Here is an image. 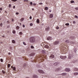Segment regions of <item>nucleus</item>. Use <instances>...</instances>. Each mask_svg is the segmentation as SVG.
<instances>
[{
	"instance_id": "1",
	"label": "nucleus",
	"mask_w": 78,
	"mask_h": 78,
	"mask_svg": "<svg viewBox=\"0 0 78 78\" xmlns=\"http://www.w3.org/2000/svg\"><path fill=\"white\" fill-rule=\"evenodd\" d=\"M30 41L31 43L34 42H35V38L33 37H31L30 38Z\"/></svg>"
},
{
	"instance_id": "2",
	"label": "nucleus",
	"mask_w": 78,
	"mask_h": 78,
	"mask_svg": "<svg viewBox=\"0 0 78 78\" xmlns=\"http://www.w3.org/2000/svg\"><path fill=\"white\" fill-rule=\"evenodd\" d=\"M38 71L39 73H42L43 74H44V72L41 69H39L38 70Z\"/></svg>"
},
{
	"instance_id": "3",
	"label": "nucleus",
	"mask_w": 78,
	"mask_h": 78,
	"mask_svg": "<svg viewBox=\"0 0 78 78\" xmlns=\"http://www.w3.org/2000/svg\"><path fill=\"white\" fill-rule=\"evenodd\" d=\"M59 43V41H55L54 43L53 44L54 45H57Z\"/></svg>"
},
{
	"instance_id": "4",
	"label": "nucleus",
	"mask_w": 78,
	"mask_h": 78,
	"mask_svg": "<svg viewBox=\"0 0 78 78\" xmlns=\"http://www.w3.org/2000/svg\"><path fill=\"white\" fill-rule=\"evenodd\" d=\"M65 70L66 72H69L70 71V69H69V68H66Z\"/></svg>"
},
{
	"instance_id": "5",
	"label": "nucleus",
	"mask_w": 78,
	"mask_h": 78,
	"mask_svg": "<svg viewBox=\"0 0 78 78\" xmlns=\"http://www.w3.org/2000/svg\"><path fill=\"white\" fill-rule=\"evenodd\" d=\"M55 55H51L50 56V58H51V59H53V58H55Z\"/></svg>"
},
{
	"instance_id": "6",
	"label": "nucleus",
	"mask_w": 78,
	"mask_h": 78,
	"mask_svg": "<svg viewBox=\"0 0 78 78\" xmlns=\"http://www.w3.org/2000/svg\"><path fill=\"white\" fill-rule=\"evenodd\" d=\"M60 58L61 59H66V56H60Z\"/></svg>"
},
{
	"instance_id": "7",
	"label": "nucleus",
	"mask_w": 78,
	"mask_h": 78,
	"mask_svg": "<svg viewBox=\"0 0 78 78\" xmlns=\"http://www.w3.org/2000/svg\"><path fill=\"white\" fill-rule=\"evenodd\" d=\"M61 70V69H60V68H57L55 70V72H58V71H59V70Z\"/></svg>"
},
{
	"instance_id": "8",
	"label": "nucleus",
	"mask_w": 78,
	"mask_h": 78,
	"mask_svg": "<svg viewBox=\"0 0 78 78\" xmlns=\"http://www.w3.org/2000/svg\"><path fill=\"white\" fill-rule=\"evenodd\" d=\"M67 75V73H62V76H66V75Z\"/></svg>"
},
{
	"instance_id": "9",
	"label": "nucleus",
	"mask_w": 78,
	"mask_h": 78,
	"mask_svg": "<svg viewBox=\"0 0 78 78\" xmlns=\"http://www.w3.org/2000/svg\"><path fill=\"white\" fill-rule=\"evenodd\" d=\"M49 30H50V27H46L45 28V31H48Z\"/></svg>"
},
{
	"instance_id": "10",
	"label": "nucleus",
	"mask_w": 78,
	"mask_h": 78,
	"mask_svg": "<svg viewBox=\"0 0 78 78\" xmlns=\"http://www.w3.org/2000/svg\"><path fill=\"white\" fill-rule=\"evenodd\" d=\"M72 57V54H69L68 56V59H71Z\"/></svg>"
},
{
	"instance_id": "11",
	"label": "nucleus",
	"mask_w": 78,
	"mask_h": 78,
	"mask_svg": "<svg viewBox=\"0 0 78 78\" xmlns=\"http://www.w3.org/2000/svg\"><path fill=\"white\" fill-rule=\"evenodd\" d=\"M58 62H55L54 64V66H58Z\"/></svg>"
},
{
	"instance_id": "12",
	"label": "nucleus",
	"mask_w": 78,
	"mask_h": 78,
	"mask_svg": "<svg viewBox=\"0 0 78 78\" xmlns=\"http://www.w3.org/2000/svg\"><path fill=\"white\" fill-rule=\"evenodd\" d=\"M35 55V54L34 53H32L30 54V56H34Z\"/></svg>"
},
{
	"instance_id": "13",
	"label": "nucleus",
	"mask_w": 78,
	"mask_h": 78,
	"mask_svg": "<svg viewBox=\"0 0 78 78\" xmlns=\"http://www.w3.org/2000/svg\"><path fill=\"white\" fill-rule=\"evenodd\" d=\"M65 42H66V43H70V41H69V40H66L65 41Z\"/></svg>"
},
{
	"instance_id": "14",
	"label": "nucleus",
	"mask_w": 78,
	"mask_h": 78,
	"mask_svg": "<svg viewBox=\"0 0 78 78\" xmlns=\"http://www.w3.org/2000/svg\"><path fill=\"white\" fill-rule=\"evenodd\" d=\"M51 37H49L47 38V39L48 40V41H49V40H51Z\"/></svg>"
},
{
	"instance_id": "15",
	"label": "nucleus",
	"mask_w": 78,
	"mask_h": 78,
	"mask_svg": "<svg viewBox=\"0 0 78 78\" xmlns=\"http://www.w3.org/2000/svg\"><path fill=\"white\" fill-rule=\"evenodd\" d=\"M53 17V14H50V15H49V17L50 18H52Z\"/></svg>"
},
{
	"instance_id": "16",
	"label": "nucleus",
	"mask_w": 78,
	"mask_h": 78,
	"mask_svg": "<svg viewBox=\"0 0 78 78\" xmlns=\"http://www.w3.org/2000/svg\"><path fill=\"white\" fill-rule=\"evenodd\" d=\"M33 78H37V75H34L33 76Z\"/></svg>"
},
{
	"instance_id": "17",
	"label": "nucleus",
	"mask_w": 78,
	"mask_h": 78,
	"mask_svg": "<svg viewBox=\"0 0 78 78\" xmlns=\"http://www.w3.org/2000/svg\"><path fill=\"white\" fill-rule=\"evenodd\" d=\"M74 75H78V73H74Z\"/></svg>"
},
{
	"instance_id": "18",
	"label": "nucleus",
	"mask_w": 78,
	"mask_h": 78,
	"mask_svg": "<svg viewBox=\"0 0 78 78\" xmlns=\"http://www.w3.org/2000/svg\"><path fill=\"white\" fill-rule=\"evenodd\" d=\"M37 22L38 23H39V19H37Z\"/></svg>"
},
{
	"instance_id": "19",
	"label": "nucleus",
	"mask_w": 78,
	"mask_h": 78,
	"mask_svg": "<svg viewBox=\"0 0 78 78\" xmlns=\"http://www.w3.org/2000/svg\"><path fill=\"white\" fill-rule=\"evenodd\" d=\"M45 48H48V47H49L48 45H45Z\"/></svg>"
},
{
	"instance_id": "20",
	"label": "nucleus",
	"mask_w": 78,
	"mask_h": 78,
	"mask_svg": "<svg viewBox=\"0 0 78 78\" xmlns=\"http://www.w3.org/2000/svg\"><path fill=\"white\" fill-rule=\"evenodd\" d=\"M74 70L75 71H78V68H75Z\"/></svg>"
},
{
	"instance_id": "21",
	"label": "nucleus",
	"mask_w": 78,
	"mask_h": 78,
	"mask_svg": "<svg viewBox=\"0 0 78 78\" xmlns=\"http://www.w3.org/2000/svg\"><path fill=\"white\" fill-rule=\"evenodd\" d=\"M21 22H22V21H23V20H24V18H22L21 19Z\"/></svg>"
},
{
	"instance_id": "22",
	"label": "nucleus",
	"mask_w": 78,
	"mask_h": 78,
	"mask_svg": "<svg viewBox=\"0 0 78 78\" xmlns=\"http://www.w3.org/2000/svg\"><path fill=\"white\" fill-rule=\"evenodd\" d=\"M71 3H75V2L73 1H71L70 2Z\"/></svg>"
},
{
	"instance_id": "23",
	"label": "nucleus",
	"mask_w": 78,
	"mask_h": 78,
	"mask_svg": "<svg viewBox=\"0 0 78 78\" xmlns=\"http://www.w3.org/2000/svg\"><path fill=\"white\" fill-rule=\"evenodd\" d=\"M65 25H66V26H69V23H67L65 24Z\"/></svg>"
},
{
	"instance_id": "24",
	"label": "nucleus",
	"mask_w": 78,
	"mask_h": 78,
	"mask_svg": "<svg viewBox=\"0 0 78 78\" xmlns=\"http://www.w3.org/2000/svg\"><path fill=\"white\" fill-rule=\"evenodd\" d=\"M10 66H11V65H10V64H8V67L9 68V67H10Z\"/></svg>"
},
{
	"instance_id": "25",
	"label": "nucleus",
	"mask_w": 78,
	"mask_h": 78,
	"mask_svg": "<svg viewBox=\"0 0 78 78\" xmlns=\"http://www.w3.org/2000/svg\"><path fill=\"white\" fill-rule=\"evenodd\" d=\"M12 43H13V44H14V43H15V41L14 40H12Z\"/></svg>"
},
{
	"instance_id": "26",
	"label": "nucleus",
	"mask_w": 78,
	"mask_h": 78,
	"mask_svg": "<svg viewBox=\"0 0 78 78\" xmlns=\"http://www.w3.org/2000/svg\"><path fill=\"white\" fill-rule=\"evenodd\" d=\"M12 33H13V34H15V33H16V31H15L14 30H13L12 31Z\"/></svg>"
},
{
	"instance_id": "27",
	"label": "nucleus",
	"mask_w": 78,
	"mask_h": 78,
	"mask_svg": "<svg viewBox=\"0 0 78 78\" xmlns=\"http://www.w3.org/2000/svg\"><path fill=\"white\" fill-rule=\"evenodd\" d=\"M0 61H1V62H3V59L2 58H1V59H0Z\"/></svg>"
},
{
	"instance_id": "28",
	"label": "nucleus",
	"mask_w": 78,
	"mask_h": 78,
	"mask_svg": "<svg viewBox=\"0 0 78 78\" xmlns=\"http://www.w3.org/2000/svg\"><path fill=\"white\" fill-rule=\"evenodd\" d=\"M31 48H34V47L33 45L31 46Z\"/></svg>"
},
{
	"instance_id": "29",
	"label": "nucleus",
	"mask_w": 78,
	"mask_h": 78,
	"mask_svg": "<svg viewBox=\"0 0 78 78\" xmlns=\"http://www.w3.org/2000/svg\"><path fill=\"white\" fill-rule=\"evenodd\" d=\"M24 2H28V0H24Z\"/></svg>"
},
{
	"instance_id": "30",
	"label": "nucleus",
	"mask_w": 78,
	"mask_h": 78,
	"mask_svg": "<svg viewBox=\"0 0 78 78\" xmlns=\"http://www.w3.org/2000/svg\"><path fill=\"white\" fill-rule=\"evenodd\" d=\"M13 70H16V67H14L13 68Z\"/></svg>"
},
{
	"instance_id": "31",
	"label": "nucleus",
	"mask_w": 78,
	"mask_h": 78,
	"mask_svg": "<svg viewBox=\"0 0 78 78\" xmlns=\"http://www.w3.org/2000/svg\"><path fill=\"white\" fill-rule=\"evenodd\" d=\"M45 10H48V7H45Z\"/></svg>"
},
{
	"instance_id": "32",
	"label": "nucleus",
	"mask_w": 78,
	"mask_h": 78,
	"mask_svg": "<svg viewBox=\"0 0 78 78\" xmlns=\"http://www.w3.org/2000/svg\"><path fill=\"white\" fill-rule=\"evenodd\" d=\"M42 52H43V53H45V51H44V50H42Z\"/></svg>"
},
{
	"instance_id": "33",
	"label": "nucleus",
	"mask_w": 78,
	"mask_h": 78,
	"mask_svg": "<svg viewBox=\"0 0 78 78\" xmlns=\"http://www.w3.org/2000/svg\"><path fill=\"white\" fill-rule=\"evenodd\" d=\"M2 72L4 74H5V72L3 70L2 71Z\"/></svg>"
},
{
	"instance_id": "34",
	"label": "nucleus",
	"mask_w": 78,
	"mask_h": 78,
	"mask_svg": "<svg viewBox=\"0 0 78 78\" xmlns=\"http://www.w3.org/2000/svg\"><path fill=\"white\" fill-rule=\"evenodd\" d=\"M16 28L17 30H19V27L18 26H17V27H16Z\"/></svg>"
},
{
	"instance_id": "35",
	"label": "nucleus",
	"mask_w": 78,
	"mask_h": 78,
	"mask_svg": "<svg viewBox=\"0 0 78 78\" xmlns=\"http://www.w3.org/2000/svg\"><path fill=\"white\" fill-rule=\"evenodd\" d=\"M19 34H20V35H22V32H20L19 33Z\"/></svg>"
},
{
	"instance_id": "36",
	"label": "nucleus",
	"mask_w": 78,
	"mask_h": 78,
	"mask_svg": "<svg viewBox=\"0 0 78 78\" xmlns=\"http://www.w3.org/2000/svg\"><path fill=\"white\" fill-rule=\"evenodd\" d=\"M12 1V2H16L17 1V0H11Z\"/></svg>"
},
{
	"instance_id": "37",
	"label": "nucleus",
	"mask_w": 78,
	"mask_h": 78,
	"mask_svg": "<svg viewBox=\"0 0 78 78\" xmlns=\"http://www.w3.org/2000/svg\"><path fill=\"white\" fill-rule=\"evenodd\" d=\"M30 5H33V2H30Z\"/></svg>"
},
{
	"instance_id": "38",
	"label": "nucleus",
	"mask_w": 78,
	"mask_h": 78,
	"mask_svg": "<svg viewBox=\"0 0 78 78\" xmlns=\"http://www.w3.org/2000/svg\"><path fill=\"white\" fill-rule=\"evenodd\" d=\"M59 27H56V29H57V30H58V29H59Z\"/></svg>"
},
{
	"instance_id": "39",
	"label": "nucleus",
	"mask_w": 78,
	"mask_h": 78,
	"mask_svg": "<svg viewBox=\"0 0 78 78\" xmlns=\"http://www.w3.org/2000/svg\"><path fill=\"white\" fill-rule=\"evenodd\" d=\"M11 4H9V8H11Z\"/></svg>"
},
{
	"instance_id": "40",
	"label": "nucleus",
	"mask_w": 78,
	"mask_h": 78,
	"mask_svg": "<svg viewBox=\"0 0 78 78\" xmlns=\"http://www.w3.org/2000/svg\"><path fill=\"white\" fill-rule=\"evenodd\" d=\"M23 44H24V45H26V43L24 42H23Z\"/></svg>"
},
{
	"instance_id": "41",
	"label": "nucleus",
	"mask_w": 78,
	"mask_h": 78,
	"mask_svg": "<svg viewBox=\"0 0 78 78\" xmlns=\"http://www.w3.org/2000/svg\"><path fill=\"white\" fill-rule=\"evenodd\" d=\"M75 18H76V19H78V16H75Z\"/></svg>"
},
{
	"instance_id": "42",
	"label": "nucleus",
	"mask_w": 78,
	"mask_h": 78,
	"mask_svg": "<svg viewBox=\"0 0 78 78\" xmlns=\"http://www.w3.org/2000/svg\"><path fill=\"white\" fill-rule=\"evenodd\" d=\"M30 26H33V23H30Z\"/></svg>"
},
{
	"instance_id": "43",
	"label": "nucleus",
	"mask_w": 78,
	"mask_h": 78,
	"mask_svg": "<svg viewBox=\"0 0 78 78\" xmlns=\"http://www.w3.org/2000/svg\"><path fill=\"white\" fill-rule=\"evenodd\" d=\"M73 23H74L75 24V23H76V22H75V21H73Z\"/></svg>"
},
{
	"instance_id": "44",
	"label": "nucleus",
	"mask_w": 78,
	"mask_h": 78,
	"mask_svg": "<svg viewBox=\"0 0 78 78\" xmlns=\"http://www.w3.org/2000/svg\"><path fill=\"white\" fill-rule=\"evenodd\" d=\"M75 9H76V10H78V8H75Z\"/></svg>"
},
{
	"instance_id": "45",
	"label": "nucleus",
	"mask_w": 78,
	"mask_h": 78,
	"mask_svg": "<svg viewBox=\"0 0 78 78\" xmlns=\"http://www.w3.org/2000/svg\"><path fill=\"white\" fill-rule=\"evenodd\" d=\"M19 13L17 12H16V15H18V14H19Z\"/></svg>"
},
{
	"instance_id": "46",
	"label": "nucleus",
	"mask_w": 78,
	"mask_h": 78,
	"mask_svg": "<svg viewBox=\"0 0 78 78\" xmlns=\"http://www.w3.org/2000/svg\"><path fill=\"white\" fill-rule=\"evenodd\" d=\"M33 5L34 6H36V4H35V3H34L33 4Z\"/></svg>"
},
{
	"instance_id": "47",
	"label": "nucleus",
	"mask_w": 78,
	"mask_h": 78,
	"mask_svg": "<svg viewBox=\"0 0 78 78\" xmlns=\"http://www.w3.org/2000/svg\"><path fill=\"white\" fill-rule=\"evenodd\" d=\"M39 4V5H42L43 3H40Z\"/></svg>"
},
{
	"instance_id": "48",
	"label": "nucleus",
	"mask_w": 78,
	"mask_h": 78,
	"mask_svg": "<svg viewBox=\"0 0 78 78\" xmlns=\"http://www.w3.org/2000/svg\"><path fill=\"white\" fill-rule=\"evenodd\" d=\"M30 19H32V17H31V16H30Z\"/></svg>"
},
{
	"instance_id": "49",
	"label": "nucleus",
	"mask_w": 78,
	"mask_h": 78,
	"mask_svg": "<svg viewBox=\"0 0 78 78\" xmlns=\"http://www.w3.org/2000/svg\"><path fill=\"white\" fill-rule=\"evenodd\" d=\"M15 7H16L15 6H14L13 7V9H15Z\"/></svg>"
},
{
	"instance_id": "50",
	"label": "nucleus",
	"mask_w": 78,
	"mask_h": 78,
	"mask_svg": "<svg viewBox=\"0 0 78 78\" xmlns=\"http://www.w3.org/2000/svg\"><path fill=\"white\" fill-rule=\"evenodd\" d=\"M0 11H2V8H0Z\"/></svg>"
},
{
	"instance_id": "51",
	"label": "nucleus",
	"mask_w": 78,
	"mask_h": 78,
	"mask_svg": "<svg viewBox=\"0 0 78 78\" xmlns=\"http://www.w3.org/2000/svg\"><path fill=\"white\" fill-rule=\"evenodd\" d=\"M0 26H1V27H2V23H1L0 24Z\"/></svg>"
},
{
	"instance_id": "52",
	"label": "nucleus",
	"mask_w": 78,
	"mask_h": 78,
	"mask_svg": "<svg viewBox=\"0 0 78 78\" xmlns=\"http://www.w3.org/2000/svg\"><path fill=\"white\" fill-rule=\"evenodd\" d=\"M12 22H13L14 21V19H12Z\"/></svg>"
},
{
	"instance_id": "53",
	"label": "nucleus",
	"mask_w": 78,
	"mask_h": 78,
	"mask_svg": "<svg viewBox=\"0 0 78 78\" xmlns=\"http://www.w3.org/2000/svg\"><path fill=\"white\" fill-rule=\"evenodd\" d=\"M23 27H25V25L24 24H23Z\"/></svg>"
},
{
	"instance_id": "54",
	"label": "nucleus",
	"mask_w": 78,
	"mask_h": 78,
	"mask_svg": "<svg viewBox=\"0 0 78 78\" xmlns=\"http://www.w3.org/2000/svg\"><path fill=\"white\" fill-rule=\"evenodd\" d=\"M7 23H9V21H7Z\"/></svg>"
},
{
	"instance_id": "55",
	"label": "nucleus",
	"mask_w": 78,
	"mask_h": 78,
	"mask_svg": "<svg viewBox=\"0 0 78 78\" xmlns=\"http://www.w3.org/2000/svg\"><path fill=\"white\" fill-rule=\"evenodd\" d=\"M10 54H11V53H9H9H8V55H10Z\"/></svg>"
},
{
	"instance_id": "56",
	"label": "nucleus",
	"mask_w": 78,
	"mask_h": 78,
	"mask_svg": "<svg viewBox=\"0 0 78 78\" xmlns=\"http://www.w3.org/2000/svg\"><path fill=\"white\" fill-rule=\"evenodd\" d=\"M11 67L12 69H13V68H14L12 66H11Z\"/></svg>"
},
{
	"instance_id": "57",
	"label": "nucleus",
	"mask_w": 78,
	"mask_h": 78,
	"mask_svg": "<svg viewBox=\"0 0 78 78\" xmlns=\"http://www.w3.org/2000/svg\"><path fill=\"white\" fill-rule=\"evenodd\" d=\"M32 11H34V9H32Z\"/></svg>"
},
{
	"instance_id": "58",
	"label": "nucleus",
	"mask_w": 78,
	"mask_h": 78,
	"mask_svg": "<svg viewBox=\"0 0 78 78\" xmlns=\"http://www.w3.org/2000/svg\"><path fill=\"white\" fill-rule=\"evenodd\" d=\"M5 12H6V13H7V12H6V11H5Z\"/></svg>"
},
{
	"instance_id": "59",
	"label": "nucleus",
	"mask_w": 78,
	"mask_h": 78,
	"mask_svg": "<svg viewBox=\"0 0 78 78\" xmlns=\"http://www.w3.org/2000/svg\"><path fill=\"white\" fill-rule=\"evenodd\" d=\"M51 10H50V11H49V12H51Z\"/></svg>"
},
{
	"instance_id": "60",
	"label": "nucleus",
	"mask_w": 78,
	"mask_h": 78,
	"mask_svg": "<svg viewBox=\"0 0 78 78\" xmlns=\"http://www.w3.org/2000/svg\"><path fill=\"white\" fill-rule=\"evenodd\" d=\"M26 78H29V77H26Z\"/></svg>"
},
{
	"instance_id": "61",
	"label": "nucleus",
	"mask_w": 78,
	"mask_h": 78,
	"mask_svg": "<svg viewBox=\"0 0 78 78\" xmlns=\"http://www.w3.org/2000/svg\"><path fill=\"white\" fill-rule=\"evenodd\" d=\"M44 44H45V43H44L43 45H44Z\"/></svg>"
},
{
	"instance_id": "62",
	"label": "nucleus",
	"mask_w": 78,
	"mask_h": 78,
	"mask_svg": "<svg viewBox=\"0 0 78 78\" xmlns=\"http://www.w3.org/2000/svg\"><path fill=\"white\" fill-rule=\"evenodd\" d=\"M71 42L72 44V41H71Z\"/></svg>"
},
{
	"instance_id": "63",
	"label": "nucleus",
	"mask_w": 78,
	"mask_h": 78,
	"mask_svg": "<svg viewBox=\"0 0 78 78\" xmlns=\"http://www.w3.org/2000/svg\"><path fill=\"white\" fill-rule=\"evenodd\" d=\"M10 48H12V47H10Z\"/></svg>"
},
{
	"instance_id": "64",
	"label": "nucleus",
	"mask_w": 78,
	"mask_h": 78,
	"mask_svg": "<svg viewBox=\"0 0 78 78\" xmlns=\"http://www.w3.org/2000/svg\"><path fill=\"white\" fill-rule=\"evenodd\" d=\"M2 37H5V36H2Z\"/></svg>"
}]
</instances>
